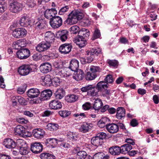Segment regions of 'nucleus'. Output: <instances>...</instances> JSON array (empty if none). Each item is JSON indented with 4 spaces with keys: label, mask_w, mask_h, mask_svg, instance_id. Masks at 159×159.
I'll list each match as a JSON object with an SVG mask.
<instances>
[{
    "label": "nucleus",
    "mask_w": 159,
    "mask_h": 159,
    "mask_svg": "<svg viewBox=\"0 0 159 159\" xmlns=\"http://www.w3.org/2000/svg\"><path fill=\"white\" fill-rule=\"evenodd\" d=\"M84 16V14L82 10H79L73 11L68 15L67 21L70 25L75 24L79 20L82 19Z\"/></svg>",
    "instance_id": "f257e3e1"
},
{
    "label": "nucleus",
    "mask_w": 159,
    "mask_h": 159,
    "mask_svg": "<svg viewBox=\"0 0 159 159\" xmlns=\"http://www.w3.org/2000/svg\"><path fill=\"white\" fill-rule=\"evenodd\" d=\"M14 130L15 134L21 136L23 137H29L31 135V133L28 132L21 125L17 126L15 128Z\"/></svg>",
    "instance_id": "f03ea898"
},
{
    "label": "nucleus",
    "mask_w": 159,
    "mask_h": 159,
    "mask_svg": "<svg viewBox=\"0 0 159 159\" xmlns=\"http://www.w3.org/2000/svg\"><path fill=\"white\" fill-rule=\"evenodd\" d=\"M32 69L29 65H23L20 66L18 69V72L22 76H25L32 71Z\"/></svg>",
    "instance_id": "7ed1b4c3"
},
{
    "label": "nucleus",
    "mask_w": 159,
    "mask_h": 159,
    "mask_svg": "<svg viewBox=\"0 0 159 159\" xmlns=\"http://www.w3.org/2000/svg\"><path fill=\"white\" fill-rule=\"evenodd\" d=\"M98 67H96L93 66L90 68L91 72H87L85 76V78L87 80H91L94 79L97 77L96 73L98 71Z\"/></svg>",
    "instance_id": "20e7f679"
},
{
    "label": "nucleus",
    "mask_w": 159,
    "mask_h": 159,
    "mask_svg": "<svg viewBox=\"0 0 159 159\" xmlns=\"http://www.w3.org/2000/svg\"><path fill=\"white\" fill-rule=\"evenodd\" d=\"M26 34V30L23 28L15 29L12 32L13 36L17 38H22L25 37Z\"/></svg>",
    "instance_id": "39448f33"
},
{
    "label": "nucleus",
    "mask_w": 159,
    "mask_h": 159,
    "mask_svg": "<svg viewBox=\"0 0 159 159\" xmlns=\"http://www.w3.org/2000/svg\"><path fill=\"white\" fill-rule=\"evenodd\" d=\"M50 23L52 28L56 29L62 25V19L59 16H55L50 20Z\"/></svg>",
    "instance_id": "423d86ee"
},
{
    "label": "nucleus",
    "mask_w": 159,
    "mask_h": 159,
    "mask_svg": "<svg viewBox=\"0 0 159 159\" xmlns=\"http://www.w3.org/2000/svg\"><path fill=\"white\" fill-rule=\"evenodd\" d=\"M30 150L33 153L38 154L42 151L43 146L39 142L33 143L31 144Z\"/></svg>",
    "instance_id": "0eeeda50"
},
{
    "label": "nucleus",
    "mask_w": 159,
    "mask_h": 159,
    "mask_svg": "<svg viewBox=\"0 0 159 159\" xmlns=\"http://www.w3.org/2000/svg\"><path fill=\"white\" fill-rule=\"evenodd\" d=\"M30 50L27 48L21 49L17 52V57L20 59H26L30 56Z\"/></svg>",
    "instance_id": "6e6552de"
},
{
    "label": "nucleus",
    "mask_w": 159,
    "mask_h": 159,
    "mask_svg": "<svg viewBox=\"0 0 159 159\" xmlns=\"http://www.w3.org/2000/svg\"><path fill=\"white\" fill-rule=\"evenodd\" d=\"M105 82L103 81H100V90L102 89V88H107L108 83H111L114 80L113 76L111 75H108L106 76L104 79Z\"/></svg>",
    "instance_id": "1a4fd4ad"
},
{
    "label": "nucleus",
    "mask_w": 159,
    "mask_h": 159,
    "mask_svg": "<svg viewBox=\"0 0 159 159\" xmlns=\"http://www.w3.org/2000/svg\"><path fill=\"white\" fill-rule=\"evenodd\" d=\"M51 46V44L47 42L42 41L39 43L36 47V50L39 52L46 51Z\"/></svg>",
    "instance_id": "9d476101"
},
{
    "label": "nucleus",
    "mask_w": 159,
    "mask_h": 159,
    "mask_svg": "<svg viewBox=\"0 0 159 159\" xmlns=\"http://www.w3.org/2000/svg\"><path fill=\"white\" fill-rule=\"evenodd\" d=\"M22 5L17 2H14L11 3L10 9L11 11L17 13L21 11L22 9Z\"/></svg>",
    "instance_id": "9b49d317"
},
{
    "label": "nucleus",
    "mask_w": 159,
    "mask_h": 159,
    "mask_svg": "<svg viewBox=\"0 0 159 159\" xmlns=\"http://www.w3.org/2000/svg\"><path fill=\"white\" fill-rule=\"evenodd\" d=\"M57 13V11L55 9H47L44 13L45 17L48 19L52 20L53 18L55 17V15Z\"/></svg>",
    "instance_id": "f8f14e48"
},
{
    "label": "nucleus",
    "mask_w": 159,
    "mask_h": 159,
    "mask_svg": "<svg viewBox=\"0 0 159 159\" xmlns=\"http://www.w3.org/2000/svg\"><path fill=\"white\" fill-rule=\"evenodd\" d=\"M72 48V46L71 44L65 43L60 46L59 50L61 53L66 54L70 52Z\"/></svg>",
    "instance_id": "ddd939ff"
},
{
    "label": "nucleus",
    "mask_w": 159,
    "mask_h": 159,
    "mask_svg": "<svg viewBox=\"0 0 159 159\" xmlns=\"http://www.w3.org/2000/svg\"><path fill=\"white\" fill-rule=\"evenodd\" d=\"M68 32L66 30H62L57 31L56 34L57 38L60 39L62 42L65 41L67 39Z\"/></svg>",
    "instance_id": "4468645a"
},
{
    "label": "nucleus",
    "mask_w": 159,
    "mask_h": 159,
    "mask_svg": "<svg viewBox=\"0 0 159 159\" xmlns=\"http://www.w3.org/2000/svg\"><path fill=\"white\" fill-rule=\"evenodd\" d=\"M106 128L110 133L114 134L117 133L119 130V126L115 123L109 124L106 126Z\"/></svg>",
    "instance_id": "2eb2a0df"
},
{
    "label": "nucleus",
    "mask_w": 159,
    "mask_h": 159,
    "mask_svg": "<svg viewBox=\"0 0 159 159\" xmlns=\"http://www.w3.org/2000/svg\"><path fill=\"white\" fill-rule=\"evenodd\" d=\"M40 91L39 89L36 88H31L27 92V94L29 97L30 98H34L39 95Z\"/></svg>",
    "instance_id": "dca6fc26"
},
{
    "label": "nucleus",
    "mask_w": 159,
    "mask_h": 159,
    "mask_svg": "<svg viewBox=\"0 0 159 159\" xmlns=\"http://www.w3.org/2000/svg\"><path fill=\"white\" fill-rule=\"evenodd\" d=\"M32 133L34 137L38 139L43 138L45 134L44 130L40 128H37L34 129Z\"/></svg>",
    "instance_id": "f3484780"
},
{
    "label": "nucleus",
    "mask_w": 159,
    "mask_h": 159,
    "mask_svg": "<svg viewBox=\"0 0 159 159\" xmlns=\"http://www.w3.org/2000/svg\"><path fill=\"white\" fill-rule=\"evenodd\" d=\"M3 144L7 148H14L16 146V143L12 139L10 138L5 139L4 140Z\"/></svg>",
    "instance_id": "a211bd4d"
},
{
    "label": "nucleus",
    "mask_w": 159,
    "mask_h": 159,
    "mask_svg": "<svg viewBox=\"0 0 159 159\" xmlns=\"http://www.w3.org/2000/svg\"><path fill=\"white\" fill-rule=\"evenodd\" d=\"M55 37V35L53 33L50 31H48L45 33L44 35L45 42L49 43L51 44L54 42Z\"/></svg>",
    "instance_id": "6ab92c4d"
},
{
    "label": "nucleus",
    "mask_w": 159,
    "mask_h": 159,
    "mask_svg": "<svg viewBox=\"0 0 159 159\" xmlns=\"http://www.w3.org/2000/svg\"><path fill=\"white\" fill-rule=\"evenodd\" d=\"M40 71L43 73H47L51 70V65L48 62L42 64L39 67Z\"/></svg>",
    "instance_id": "aec40b11"
},
{
    "label": "nucleus",
    "mask_w": 159,
    "mask_h": 159,
    "mask_svg": "<svg viewBox=\"0 0 159 159\" xmlns=\"http://www.w3.org/2000/svg\"><path fill=\"white\" fill-rule=\"evenodd\" d=\"M49 105L51 108L54 110L60 109L62 107L61 103L60 101L56 100L51 101Z\"/></svg>",
    "instance_id": "412c9836"
},
{
    "label": "nucleus",
    "mask_w": 159,
    "mask_h": 159,
    "mask_svg": "<svg viewBox=\"0 0 159 159\" xmlns=\"http://www.w3.org/2000/svg\"><path fill=\"white\" fill-rule=\"evenodd\" d=\"M99 91V82H98L95 86H93L90 91L88 92V95L92 96H97L98 95V93Z\"/></svg>",
    "instance_id": "4be33fe9"
},
{
    "label": "nucleus",
    "mask_w": 159,
    "mask_h": 159,
    "mask_svg": "<svg viewBox=\"0 0 159 159\" xmlns=\"http://www.w3.org/2000/svg\"><path fill=\"white\" fill-rule=\"evenodd\" d=\"M125 110L122 107H119L117 109L116 118L118 119H124L125 116Z\"/></svg>",
    "instance_id": "5701e85b"
},
{
    "label": "nucleus",
    "mask_w": 159,
    "mask_h": 159,
    "mask_svg": "<svg viewBox=\"0 0 159 159\" xmlns=\"http://www.w3.org/2000/svg\"><path fill=\"white\" fill-rule=\"evenodd\" d=\"M74 41L81 48L85 46L87 43L86 39L80 37L75 38Z\"/></svg>",
    "instance_id": "b1692460"
},
{
    "label": "nucleus",
    "mask_w": 159,
    "mask_h": 159,
    "mask_svg": "<svg viewBox=\"0 0 159 159\" xmlns=\"http://www.w3.org/2000/svg\"><path fill=\"white\" fill-rule=\"evenodd\" d=\"M90 34L89 31L87 29L82 28L80 30L78 33V37L86 39L89 36Z\"/></svg>",
    "instance_id": "393cba45"
},
{
    "label": "nucleus",
    "mask_w": 159,
    "mask_h": 159,
    "mask_svg": "<svg viewBox=\"0 0 159 159\" xmlns=\"http://www.w3.org/2000/svg\"><path fill=\"white\" fill-rule=\"evenodd\" d=\"M79 66V62L76 59H74L70 62L69 68L73 71H75L78 69Z\"/></svg>",
    "instance_id": "a878e982"
},
{
    "label": "nucleus",
    "mask_w": 159,
    "mask_h": 159,
    "mask_svg": "<svg viewBox=\"0 0 159 159\" xmlns=\"http://www.w3.org/2000/svg\"><path fill=\"white\" fill-rule=\"evenodd\" d=\"M120 147L115 146L110 148L109 149V152L112 155H119L121 153Z\"/></svg>",
    "instance_id": "bb28decb"
},
{
    "label": "nucleus",
    "mask_w": 159,
    "mask_h": 159,
    "mask_svg": "<svg viewBox=\"0 0 159 159\" xmlns=\"http://www.w3.org/2000/svg\"><path fill=\"white\" fill-rule=\"evenodd\" d=\"M57 139L49 138L47 139L45 144L47 146L51 148H54L57 144Z\"/></svg>",
    "instance_id": "cd10ccee"
},
{
    "label": "nucleus",
    "mask_w": 159,
    "mask_h": 159,
    "mask_svg": "<svg viewBox=\"0 0 159 159\" xmlns=\"http://www.w3.org/2000/svg\"><path fill=\"white\" fill-rule=\"evenodd\" d=\"M52 92L50 90H47L43 91L41 93V98L43 100H47L52 95Z\"/></svg>",
    "instance_id": "c85d7f7f"
},
{
    "label": "nucleus",
    "mask_w": 159,
    "mask_h": 159,
    "mask_svg": "<svg viewBox=\"0 0 159 159\" xmlns=\"http://www.w3.org/2000/svg\"><path fill=\"white\" fill-rule=\"evenodd\" d=\"M84 76V72L82 70H80L75 72L73 76V78L76 80L80 81L83 79Z\"/></svg>",
    "instance_id": "c756f323"
},
{
    "label": "nucleus",
    "mask_w": 159,
    "mask_h": 159,
    "mask_svg": "<svg viewBox=\"0 0 159 159\" xmlns=\"http://www.w3.org/2000/svg\"><path fill=\"white\" fill-rule=\"evenodd\" d=\"M121 153L126 154L132 149V146L129 144H125L120 147Z\"/></svg>",
    "instance_id": "7c9ffc66"
},
{
    "label": "nucleus",
    "mask_w": 159,
    "mask_h": 159,
    "mask_svg": "<svg viewBox=\"0 0 159 159\" xmlns=\"http://www.w3.org/2000/svg\"><path fill=\"white\" fill-rule=\"evenodd\" d=\"M70 70L67 68L61 69L59 71V74L62 77H69L71 75L69 72Z\"/></svg>",
    "instance_id": "2f4dec72"
},
{
    "label": "nucleus",
    "mask_w": 159,
    "mask_h": 159,
    "mask_svg": "<svg viewBox=\"0 0 159 159\" xmlns=\"http://www.w3.org/2000/svg\"><path fill=\"white\" fill-rule=\"evenodd\" d=\"M29 18L26 16L21 17L19 21V23L21 26L26 27L29 25Z\"/></svg>",
    "instance_id": "473e14b6"
},
{
    "label": "nucleus",
    "mask_w": 159,
    "mask_h": 159,
    "mask_svg": "<svg viewBox=\"0 0 159 159\" xmlns=\"http://www.w3.org/2000/svg\"><path fill=\"white\" fill-rule=\"evenodd\" d=\"M23 40V39H20L13 42L12 44L13 48L15 49H18L21 47H24Z\"/></svg>",
    "instance_id": "72a5a7b5"
},
{
    "label": "nucleus",
    "mask_w": 159,
    "mask_h": 159,
    "mask_svg": "<svg viewBox=\"0 0 159 159\" xmlns=\"http://www.w3.org/2000/svg\"><path fill=\"white\" fill-rule=\"evenodd\" d=\"M42 79L46 86H50L52 84V80L49 75H47L45 77H42Z\"/></svg>",
    "instance_id": "f704fd0d"
},
{
    "label": "nucleus",
    "mask_w": 159,
    "mask_h": 159,
    "mask_svg": "<svg viewBox=\"0 0 159 159\" xmlns=\"http://www.w3.org/2000/svg\"><path fill=\"white\" fill-rule=\"evenodd\" d=\"M55 97L57 99H62L65 95V91L62 89H57L55 93Z\"/></svg>",
    "instance_id": "c9c22d12"
},
{
    "label": "nucleus",
    "mask_w": 159,
    "mask_h": 159,
    "mask_svg": "<svg viewBox=\"0 0 159 159\" xmlns=\"http://www.w3.org/2000/svg\"><path fill=\"white\" fill-rule=\"evenodd\" d=\"M78 98V96L74 94L68 95L65 97L66 100L67 102H74Z\"/></svg>",
    "instance_id": "e433bc0d"
},
{
    "label": "nucleus",
    "mask_w": 159,
    "mask_h": 159,
    "mask_svg": "<svg viewBox=\"0 0 159 159\" xmlns=\"http://www.w3.org/2000/svg\"><path fill=\"white\" fill-rule=\"evenodd\" d=\"M107 137V134L106 133L104 132H100V148H105L106 149L105 146L104 144H102L104 143V141L103 140L104 139L105 140L106 137Z\"/></svg>",
    "instance_id": "4c0bfd02"
},
{
    "label": "nucleus",
    "mask_w": 159,
    "mask_h": 159,
    "mask_svg": "<svg viewBox=\"0 0 159 159\" xmlns=\"http://www.w3.org/2000/svg\"><path fill=\"white\" fill-rule=\"evenodd\" d=\"M45 20L43 19H39L35 24V28L37 29L42 28L45 24Z\"/></svg>",
    "instance_id": "58836bf2"
},
{
    "label": "nucleus",
    "mask_w": 159,
    "mask_h": 159,
    "mask_svg": "<svg viewBox=\"0 0 159 159\" xmlns=\"http://www.w3.org/2000/svg\"><path fill=\"white\" fill-rule=\"evenodd\" d=\"M40 156L42 159H55V158L54 156L48 153H42Z\"/></svg>",
    "instance_id": "ea45409f"
},
{
    "label": "nucleus",
    "mask_w": 159,
    "mask_h": 159,
    "mask_svg": "<svg viewBox=\"0 0 159 159\" xmlns=\"http://www.w3.org/2000/svg\"><path fill=\"white\" fill-rule=\"evenodd\" d=\"M109 121L108 119L106 117H103L100 119V128L106 127L107 125V122Z\"/></svg>",
    "instance_id": "a19ab883"
},
{
    "label": "nucleus",
    "mask_w": 159,
    "mask_h": 159,
    "mask_svg": "<svg viewBox=\"0 0 159 159\" xmlns=\"http://www.w3.org/2000/svg\"><path fill=\"white\" fill-rule=\"evenodd\" d=\"M58 125L57 124L49 123L46 126L45 128L50 131L56 130L57 129Z\"/></svg>",
    "instance_id": "79ce46f5"
},
{
    "label": "nucleus",
    "mask_w": 159,
    "mask_h": 159,
    "mask_svg": "<svg viewBox=\"0 0 159 159\" xmlns=\"http://www.w3.org/2000/svg\"><path fill=\"white\" fill-rule=\"evenodd\" d=\"M12 99H16V100H18V102L21 105H25L27 104V101L24 98L21 97H13Z\"/></svg>",
    "instance_id": "37998d69"
},
{
    "label": "nucleus",
    "mask_w": 159,
    "mask_h": 159,
    "mask_svg": "<svg viewBox=\"0 0 159 159\" xmlns=\"http://www.w3.org/2000/svg\"><path fill=\"white\" fill-rule=\"evenodd\" d=\"M79 28L77 25H74L71 27L69 29L70 33L71 34H78L80 31Z\"/></svg>",
    "instance_id": "c03bdc74"
},
{
    "label": "nucleus",
    "mask_w": 159,
    "mask_h": 159,
    "mask_svg": "<svg viewBox=\"0 0 159 159\" xmlns=\"http://www.w3.org/2000/svg\"><path fill=\"white\" fill-rule=\"evenodd\" d=\"M107 62L110 66H112L115 68H117L118 66L119 62L116 60L108 59L107 60Z\"/></svg>",
    "instance_id": "a18cd8bd"
},
{
    "label": "nucleus",
    "mask_w": 159,
    "mask_h": 159,
    "mask_svg": "<svg viewBox=\"0 0 159 159\" xmlns=\"http://www.w3.org/2000/svg\"><path fill=\"white\" fill-rule=\"evenodd\" d=\"M89 129V126L86 123H84L79 128L80 131L83 133L88 131Z\"/></svg>",
    "instance_id": "49530a36"
},
{
    "label": "nucleus",
    "mask_w": 159,
    "mask_h": 159,
    "mask_svg": "<svg viewBox=\"0 0 159 159\" xmlns=\"http://www.w3.org/2000/svg\"><path fill=\"white\" fill-rule=\"evenodd\" d=\"M72 144V143L70 142H63L60 144V146L61 148L67 149L70 148L72 147L71 145Z\"/></svg>",
    "instance_id": "de8ad7c7"
},
{
    "label": "nucleus",
    "mask_w": 159,
    "mask_h": 159,
    "mask_svg": "<svg viewBox=\"0 0 159 159\" xmlns=\"http://www.w3.org/2000/svg\"><path fill=\"white\" fill-rule=\"evenodd\" d=\"M91 143L97 147L99 146V137L96 136L93 137L91 140Z\"/></svg>",
    "instance_id": "09e8293b"
},
{
    "label": "nucleus",
    "mask_w": 159,
    "mask_h": 159,
    "mask_svg": "<svg viewBox=\"0 0 159 159\" xmlns=\"http://www.w3.org/2000/svg\"><path fill=\"white\" fill-rule=\"evenodd\" d=\"M99 38V30L98 28H95L93 33V36L91 38L92 40H94Z\"/></svg>",
    "instance_id": "8fccbe9b"
},
{
    "label": "nucleus",
    "mask_w": 159,
    "mask_h": 159,
    "mask_svg": "<svg viewBox=\"0 0 159 159\" xmlns=\"http://www.w3.org/2000/svg\"><path fill=\"white\" fill-rule=\"evenodd\" d=\"M60 115L63 117H66L71 114V112L66 110L60 111L59 112Z\"/></svg>",
    "instance_id": "3c124183"
},
{
    "label": "nucleus",
    "mask_w": 159,
    "mask_h": 159,
    "mask_svg": "<svg viewBox=\"0 0 159 159\" xmlns=\"http://www.w3.org/2000/svg\"><path fill=\"white\" fill-rule=\"evenodd\" d=\"M16 143L18 147L20 148L27 147V144L26 142L23 140L20 139H18L16 141Z\"/></svg>",
    "instance_id": "603ef678"
},
{
    "label": "nucleus",
    "mask_w": 159,
    "mask_h": 159,
    "mask_svg": "<svg viewBox=\"0 0 159 159\" xmlns=\"http://www.w3.org/2000/svg\"><path fill=\"white\" fill-rule=\"evenodd\" d=\"M19 152L21 155H25L27 154L29 152V149L28 148V146H27V147L20 148Z\"/></svg>",
    "instance_id": "864d4df0"
},
{
    "label": "nucleus",
    "mask_w": 159,
    "mask_h": 159,
    "mask_svg": "<svg viewBox=\"0 0 159 159\" xmlns=\"http://www.w3.org/2000/svg\"><path fill=\"white\" fill-rule=\"evenodd\" d=\"M37 0H27V4L29 7L32 8L36 5Z\"/></svg>",
    "instance_id": "5fc2aeb1"
},
{
    "label": "nucleus",
    "mask_w": 159,
    "mask_h": 159,
    "mask_svg": "<svg viewBox=\"0 0 159 159\" xmlns=\"http://www.w3.org/2000/svg\"><path fill=\"white\" fill-rule=\"evenodd\" d=\"M99 99L97 98L95 99L94 103L93 106V108L95 110V111L98 112L99 110Z\"/></svg>",
    "instance_id": "6e6d98bb"
},
{
    "label": "nucleus",
    "mask_w": 159,
    "mask_h": 159,
    "mask_svg": "<svg viewBox=\"0 0 159 159\" xmlns=\"http://www.w3.org/2000/svg\"><path fill=\"white\" fill-rule=\"evenodd\" d=\"M93 86L92 85H88L87 86L82 87L81 89V91L83 92H87L90 91L91 89L93 88Z\"/></svg>",
    "instance_id": "4d7b16f0"
},
{
    "label": "nucleus",
    "mask_w": 159,
    "mask_h": 159,
    "mask_svg": "<svg viewBox=\"0 0 159 159\" xmlns=\"http://www.w3.org/2000/svg\"><path fill=\"white\" fill-rule=\"evenodd\" d=\"M69 9L68 6H66L61 8L60 10L59 14L60 15H63L67 12Z\"/></svg>",
    "instance_id": "13d9d810"
},
{
    "label": "nucleus",
    "mask_w": 159,
    "mask_h": 159,
    "mask_svg": "<svg viewBox=\"0 0 159 159\" xmlns=\"http://www.w3.org/2000/svg\"><path fill=\"white\" fill-rule=\"evenodd\" d=\"M87 153L84 151H81L78 152L77 155L80 159H84L87 155Z\"/></svg>",
    "instance_id": "bf43d9fd"
},
{
    "label": "nucleus",
    "mask_w": 159,
    "mask_h": 159,
    "mask_svg": "<svg viewBox=\"0 0 159 159\" xmlns=\"http://www.w3.org/2000/svg\"><path fill=\"white\" fill-rule=\"evenodd\" d=\"M109 156L106 152H100V159H109Z\"/></svg>",
    "instance_id": "052dcab7"
},
{
    "label": "nucleus",
    "mask_w": 159,
    "mask_h": 159,
    "mask_svg": "<svg viewBox=\"0 0 159 159\" xmlns=\"http://www.w3.org/2000/svg\"><path fill=\"white\" fill-rule=\"evenodd\" d=\"M52 84L55 86H57L59 85L60 83V80L57 77L54 78L52 81Z\"/></svg>",
    "instance_id": "680f3d73"
},
{
    "label": "nucleus",
    "mask_w": 159,
    "mask_h": 159,
    "mask_svg": "<svg viewBox=\"0 0 159 159\" xmlns=\"http://www.w3.org/2000/svg\"><path fill=\"white\" fill-rule=\"evenodd\" d=\"M107 88H102V89L100 90V91L102 92V95L104 97L106 96L107 95H108L110 93V91L107 90Z\"/></svg>",
    "instance_id": "e2e57ef3"
},
{
    "label": "nucleus",
    "mask_w": 159,
    "mask_h": 159,
    "mask_svg": "<svg viewBox=\"0 0 159 159\" xmlns=\"http://www.w3.org/2000/svg\"><path fill=\"white\" fill-rule=\"evenodd\" d=\"M83 107L84 110H88L91 108V105L90 103L86 102L83 105Z\"/></svg>",
    "instance_id": "0e129e2a"
},
{
    "label": "nucleus",
    "mask_w": 159,
    "mask_h": 159,
    "mask_svg": "<svg viewBox=\"0 0 159 159\" xmlns=\"http://www.w3.org/2000/svg\"><path fill=\"white\" fill-rule=\"evenodd\" d=\"M130 125L132 127H135L138 125V123L137 120L135 119H132L130 123Z\"/></svg>",
    "instance_id": "69168bd1"
},
{
    "label": "nucleus",
    "mask_w": 159,
    "mask_h": 159,
    "mask_svg": "<svg viewBox=\"0 0 159 159\" xmlns=\"http://www.w3.org/2000/svg\"><path fill=\"white\" fill-rule=\"evenodd\" d=\"M99 49H92L91 50L90 55H92L93 56H94V55L97 56L99 53Z\"/></svg>",
    "instance_id": "338daca9"
},
{
    "label": "nucleus",
    "mask_w": 159,
    "mask_h": 159,
    "mask_svg": "<svg viewBox=\"0 0 159 159\" xmlns=\"http://www.w3.org/2000/svg\"><path fill=\"white\" fill-rule=\"evenodd\" d=\"M0 159H11V157L8 155L0 154Z\"/></svg>",
    "instance_id": "774afa93"
}]
</instances>
